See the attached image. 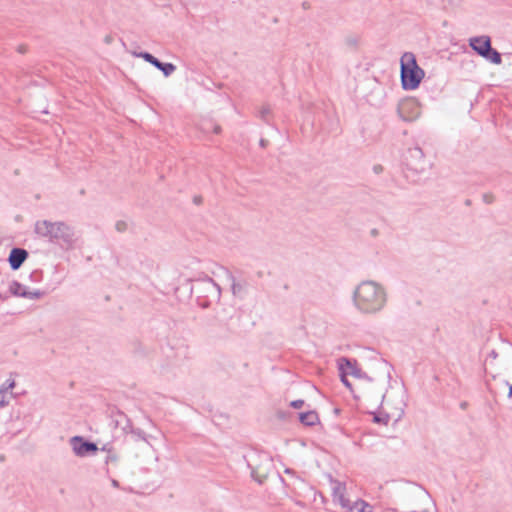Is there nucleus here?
Masks as SVG:
<instances>
[{
	"instance_id": "obj_1",
	"label": "nucleus",
	"mask_w": 512,
	"mask_h": 512,
	"mask_svg": "<svg viewBox=\"0 0 512 512\" xmlns=\"http://www.w3.org/2000/svg\"><path fill=\"white\" fill-rule=\"evenodd\" d=\"M353 302L361 313L375 314L385 307L387 294L379 283L366 280L362 281L354 290Z\"/></svg>"
},
{
	"instance_id": "obj_2",
	"label": "nucleus",
	"mask_w": 512,
	"mask_h": 512,
	"mask_svg": "<svg viewBox=\"0 0 512 512\" xmlns=\"http://www.w3.org/2000/svg\"><path fill=\"white\" fill-rule=\"evenodd\" d=\"M34 231L38 236L47 238L50 243L57 244L66 250L72 248L76 242L74 228L62 221H37Z\"/></svg>"
},
{
	"instance_id": "obj_3",
	"label": "nucleus",
	"mask_w": 512,
	"mask_h": 512,
	"mask_svg": "<svg viewBox=\"0 0 512 512\" xmlns=\"http://www.w3.org/2000/svg\"><path fill=\"white\" fill-rule=\"evenodd\" d=\"M190 294L201 308H208L221 296L220 286L209 276L190 280Z\"/></svg>"
},
{
	"instance_id": "obj_4",
	"label": "nucleus",
	"mask_w": 512,
	"mask_h": 512,
	"mask_svg": "<svg viewBox=\"0 0 512 512\" xmlns=\"http://www.w3.org/2000/svg\"><path fill=\"white\" fill-rule=\"evenodd\" d=\"M425 77L424 70L417 64L412 52H405L400 59V80L404 90H415Z\"/></svg>"
},
{
	"instance_id": "obj_5",
	"label": "nucleus",
	"mask_w": 512,
	"mask_h": 512,
	"mask_svg": "<svg viewBox=\"0 0 512 512\" xmlns=\"http://www.w3.org/2000/svg\"><path fill=\"white\" fill-rule=\"evenodd\" d=\"M397 113L403 121L413 122L420 117L421 107L415 98L408 97L399 102Z\"/></svg>"
},
{
	"instance_id": "obj_6",
	"label": "nucleus",
	"mask_w": 512,
	"mask_h": 512,
	"mask_svg": "<svg viewBox=\"0 0 512 512\" xmlns=\"http://www.w3.org/2000/svg\"><path fill=\"white\" fill-rule=\"evenodd\" d=\"M70 444L75 455L79 457L95 454L99 450L96 443L86 440L82 436H73L70 439Z\"/></svg>"
},
{
	"instance_id": "obj_7",
	"label": "nucleus",
	"mask_w": 512,
	"mask_h": 512,
	"mask_svg": "<svg viewBox=\"0 0 512 512\" xmlns=\"http://www.w3.org/2000/svg\"><path fill=\"white\" fill-rule=\"evenodd\" d=\"M9 292L13 296L22 297L26 299H40L45 295V292L41 290L30 291L29 289H27V287H25L16 280H13L10 283Z\"/></svg>"
},
{
	"instance_id": "obj_8",
	"label": "nucleus",
	"mask_w": 512,
	"mask_h": 512,
	"mask_svg": "<svg viewBox=\"0 0 512 512\" xmlns=\"http://www.w3.org/2000/svg\"><path fill=\"white\" fill-rule=\"evenodd\" d=\"M406 161L409 169L415 172H422L425 169L424 153L420 147L410 148Z\"/></svg>"
},
{
	"instance_id": "obj_9",
	"label": "nucleus",
	"mask_w": 512,
	"mask_h": 512,
	"mask_svg": "<svg viewBox=\"0 0 512 512\" xmlns=\"http://www.w3.org/2000/svg\"><path fill=\"white\" fill-rule=\"evenodd\" d=\"M29 253L24 248L14 247L10 250L8 262L12 270H18L28 258Z\"/></svg>"
},
{
	"instance_id": "obj_10",
	"label": "nucleus",
	"mask_w": 512,
	"mask_h": 512,
	"mask_svg": "<svg viewBox=\"0 0 512 512\" xmlns=\"http://www.w3.org/2000/svg\"><path fill=\"white\" fill-rule=\"evenodd\" d=\"M342 366L344 370H347L348 374L356 377L362 378L363 372L361 368L358 367L357 361L355 359H350L347 357H341L338 359V368Z\"/></svg>"
},
{
	"instance_id": "obj_11",
	"label": "nucleus",
	"mask_w": 512,
	"mask_h": 512,
	"mask_svg": "<svg viewBox=\"0 0 512 512\" xmlns=\"http://www.w3.org/2000/svg\"><path fill=\"white\" fill-rule=\"evenodd\" d=\"M131 421L122 411H115L111 414V425L115 428L120 427L124 434H128V429L131 428Z\"/></svg>"
},
{
	"instance_id": "obj_12",
	"label": "nucleus",
	"mask_w": 512,
	"mask_h": 512,
	"mask_svg": "<svg viewBox=\"0 0 512 512\" xmlns=\"http://www.w3.org/2000/svg\"><path fill=\"white\" fill-rule=\"evenodd\" d=\"M491 44V38L486 35L475 36L469 39L470 47L479 55L482 56L483 50L488 48Z\"/></svg>"
},
{
	"instance_id": "obj_13",
	"label": "nucleus",
	"mask_w": 512,
	"mask_h": 512,
	"mask_svg": "<svg viewBox=\"0 0 512 512\" xmlns=\"http://www.w3.org/2000/svg\"><path fill=\"white\" fill-rule=\"evenodd\" d=\"M234 309L232 307H219L215 311L214 319L222 327H228L229 320L233 318Z\"/></svg>"
},
{
	"instance_id": "obj_14",
	"label": "nucleus",
	"mask_w": 512,
	"mask_h": 512,
	"mask_svg": "<svg viewBox=\"0 0 512 512\" xmlns=\"http://www.w3.org/2000/svg\"><path fill=\"white\" fill-rule=\"evenodd\" d=\"M248 467L250 468L251 477L259 484H263L268 477L267 469L263 465L254 466L250 462H248Z\"/></svg>"
},
{
	"instance_id": "obj_15",
	"label": "nucleus",
	"mask_w": 512,
	"mask_h": 512,
	"mask_svg": "<svg viewBox=\"0 0 512 512\" xmlns=\"http://www.w3.org/2000/svg\"><path fill=\"white\" fill-rule=\"evenodd\" d=\"M481 57L491 62L492 64L499 65L502 63L501 54L496 49H494L491 44L489 45L488 48H485V50H483V54Z\"/></svg>"
},
{
	"instance_id": "obj_16",
	"label": "nucleus",
	"mask_w": 512,
	"mask_h": 512,
	"mask_svg": "<svg viewBox=\"0 0 512 512\" xmlns=\"http://www.w3.org/2000/svg\"><path fill=\"white\" fill-rule=\"evenodd\" d=\"M300 422L305 426H314L319 423V416L316 411H307L299 414Z\"/></svg>"
},
{
	"instance_id": "obj_17",
	"label": "nucleus",
	"mask_w": 512,
	"mask_h": 512,
	"mask_svg": "<svg viewBox=\"0 0 512 512\" xmlns=\"http://www.w3.org/2000/svg\"><path fill=\"white\" fill-rule=\"evenodd\" d=\"M220 270L224 273L227 280L231 282V291L233 295L239 294L242 291V285L236 282L232 272L225 267H220Z\"/></svg>"
},
{
	"instance_id": "obj_18",
	"label": "nucleus",
	"mask_w": 512,
	"mask_h": 512,
	"mask_svg": "<svg viewBox=\"0 0 512 512\" xmlns=\"http://www.w3.org/2000/svg\"><path fill=\"white\" fill-rule=\"evenodd\" d=\"M136 57L142 58L144 61L148 62L155 68H157L158 64L160 63V60L153 56L151 53L143 51L139 53H134Z\"/></svg>"
},
{
	"instance_id": "obj_19",
	"label": "nucleus",
	"mask_w": 512,
	"mask_h": 512,
	"mask_svg": "<svg viewBox=\"0 0 512 512\" xmlns=\"http://www.w3.org/2000/svg\"><path fill=\"white\" fill-rule=\"evenodd\" d=\"M157 69L160 70L165 77H169L176 70V66L173 63H164L160 61Z\"/></svg>"
},
{
	"instance_id": "obj_20",
	"label": "nucleus",
	"mask_w": 512,
	"mask_h": 512,
	"mask_svg": "<svg viewBox=\"0 0 512 512\" xmlns=\"http://www.w3.org/2000/svg\"><path fill=\"white\" fill-rule=\"evenodd\" d=\"M128 434H131L134 441H147L146 433L139 428H133L132 425L131 428L128 429Z\"/></svg>"
},
{
	"instance_id": "obj_21",
	"label": "nucleus",
	"mask_w": 512,
	"mask_h": 512,
	"mask_svg": "<svg viewBox=\"0 0 512 512\" xmlns=\"http://www.w3.org/2000/svg\"><path fill=\"white\" fill-rule=\"evenodd\" d=\"M272 111H271V108L269 105H264L259 113H258V117L264 122L266 123L267 125L270 124V115H271Z\"/></svg>"
},
{
	"instance_id": "obj_22",
	"label": "nucleus",
	"mask_w": 512,
	"mask_h": 512,
	"mask_svg": "<svg viewBox=\"0 0 512 512\" xmlns=\"http://www.w3.org/2000/svg\"><path fill=\"white\" fill-rule=\"evenodd\" d=\"M350 512H371V507L364 501H359L350 508Z\"/></svg>"
},
{
	"instance_id": "obj_23",
	"label": "nucleus",
	"mask_w": 512,
	"mask_h": 512,
	"mask_svg": "<svg viewBox=\"0 0 512 512\" xmlns=\"http://www.w3.org/2000/svg\"><path fill=\"white\" fill-rule=\"evenodd\" d=\"M390 416L387 413L374 414L373 422L380 425H387L389 423Z\"/></svg>"
},
{
	"instance_id": "obj_24",
	"label": "nucleus",
	"mask_w": 512,
	"mask_h": 512,
	"mask_svg": "<svg viewBox=\"0 0 512 512\" xmlns=\"http://www.w3.org/2000/svg\"><path fill=\"white\" fill-rule=\"evenodd\" d=\"M339 373H340V378H341V382L343 383V385L347 388H349L350 390L352 389V384L351 382L347 379V370H344L342 368V366H340L339 368Z\"/></svg>"
},
{
	"instance_id": "obj_25",
	"label": "nucleus",
	"mask_w": 512,
	"mask_h": 512,
	"mask_svg": "<svg viewBox=\"0 0 512 512\" xmlns=\"http://www.w3.org/2000/svg\"><path fill=\"white\" fill-rule=\"evenodd\" d=\"M16 383L14 379H7L0 387V390L7 393L8 390H11L15 387Z\"/></svg>"
},
{
	"instance_id": "obj_26",
	"label": "nucleus",
	"mask_w": 512,
	"mask_h": 512,
	"mask_svg": "<svg viewBox=\"0 0 512 512\" xmlns=\"http://www.w3.org/2000/svg\"><path fill=\"white\" fill-rule=\"evenodd\" d=\"M118 462V455L113 450H108V454L105 459V463H117Z\"/></svg>"
},
{
	"instance_id": "obj_27",
	"label": "nucleus",
	"mask_w": 512,
	"mask_h": 512,
	"mask_svg": "<svg viewBox=\"0 0 512 512\" xmlns=\"http://www.w3.org/2000/svg\"><path fill=\"white\" fill-rule=\"evenodd\" d=\"M128 228V225L125 221L123 220H119L115 223V229L120 232V233H123L127 230Z\"/></svg>"
},
{
	"instance_id": "obj_28",
	"label": "nucleus",
	"mask_w": 512,
	"mask_h": 512,
	"mask_svg": "<svg viewBox=\"0 0 512 512\" xmlns=\"http://www.w3.org/2000/svg\"><path fill=\"white\" fill-rule=\"evenodd\" d=\"M482 200L486 204H492L495 201L494 194L487 192L482 195Z\"/></svg>"
},
{
	"instance_id": "obj_29",
	"label": "nucleus",
	"mask_w": 512,
	"mask_h": 512,
	"mask_svg": "<svg viewBox=\"0 0 512 512\" xmlns=\"http://www.w3.org/2000/svg\"><path fill=\"white\" fill-rule=\"evenodd\" d=\"M304 405V400L297 399L290 402V406L294 409H300Z\"/></svg>"
},
{
	"instance_id": "obj_30",
	"label": "nucleus",
	"mask_w": 512,
	"mask_h": 512,
	"mask_svg": "<svg viewBox=\"0 0 512 512\" xmlns=\"http://www.w3.org/2000/svg\"><path fill=\"white\" fill-rule=\"evenodd\" d=\"M6 405H8L6 394L0 390V407H5Z\"/></svg>"
},
{
	"instance_id": "obj_31",
	"label": "nucleus",
	"mask_w": 512,
	"mask_h": 512,
	"mask_svg": "<svg viewBox=\"0 0 512 512\" xmlns=\"http://www.w3.org/2000/svg\"><path fill=\"white\" fill-rule=\"evenodd\" d=\"M346 43H347V45L354 47L357 45V39L351 38V37L346 38Z\"/></svg>"
},
{
	"instance_id": "obj_32",
	"label": "nucleus",
	"mask_w": 512,
	"mask_h": 512,
	"mask_svg": "<svg viewBox=\"0 0 512 512\" xmlns=\"http://www.w3.org/2000/svg\"><path fill=\"white\" fill-rule=\"evenodd\" d=\"M497 357H498V353L496 352V350H494V349H493V350H491V351L489 352V354H488V356H487L486 361H487L489 358H491V359L495 360Z\"/></svg>"
},
{
	"instance_id": "obj_33",
	"label": "nucleus",
	"mask_w": 512,
	"mask_h": 512,
	"mask_svg": "<svg viewBox=\"0 0 512 512\" xmlns=\"http://www.w3.org/2000/svg\"><path fill=\"white\" fill-rule=\"evenodd\" d=\"M373 171H374L376 174H380V173L383 171V167H382V165H380V164L374 165V166H373Z\"/></svg>"
},
{
	"instance_id": "obj_34",
	"label": "nucleus",
	"mask_w": 512,
	"mask_h": 512,
	"mask_svg": "<svg viewBox=\"0 0 512 512\" xmlns=\"http://www.w3.org/2000/svg\"><path fill=\"white\" fill-rule=\"evenodd\" d=\"M505 385L509 387L508 397L512 398V383L510 384L508 381H505Z\"/></svg>"
},
{
	"instance_id": "obj_35",
	"label": "nucleus",
	"mask_w": 512,
	"mask_h": 512,
	"mask_svg": "<svg viewBox=\"0 0 512 512\" xmlns=\"http://www.w3.org/2000/svg\"><path fill=\"white\" fill-rule=\"evenodd\" d=\"M193 202L197 205L201 204L202 203V197L201 196H195L193 198Z\"/></svg>"
},
{
	"instance_id": "obj_36",
	"label": "nucleus",
	"mask_w": 512,
	"mask_h": 512,
	"mask_svg": "<svg viewBox=\"0 0 512 512\" xmlns=\"http://www.w3.org/2000/svg\"><path fill=\"white\" fill-rule=\"evenodd\" d=\"M370 234L372 237H377L379 235V231L376 228L371 229Z\"/></svg>"
},
{
	"instance_id": "obj_37",
	"label": "nucleus",
	"mask_w": 512,
	"mask_h": 512,
	"mask_svg": "<svg viewBox=\"0 0 512 512\" xmlns=\"http://www.w3.org/2000/svg\"><path fill=\"white\" fill-rule=\"evenodd\" d=\"M111 484L115 488H120V483L115 479H112Z\"/></svg>"
},
{
	"instance_id": "obj_38",
	"label": "nucleus",
	"mask_w": 512,
	"mask_h": 512,
	"mask_svg": "<svg viewBox=\"0 0 512 512\" xmlns=\"http://www.w3.org/2000/svg\"><path fill=\"white\" fill-rule=\"evenodd\" d=\"M459 406L462 410H465L468 407V402L462 401Z\"/></svg>"
},
{
	"instance_id": "obj_39",
	"label": "nucleus",
	"mask_w": 512,
	"mask_h": 512,
	"mask_svg": "<svg viewBox=\"0 0 512 512\" xmlns=\"http://www.w3.org/2000/svg\"><path fill=\"white\" fill-rule=\"evenodd\" d=\"M220 132H221V127H220L219 125H216V126L214 127V133H215V134H219Z\"/></svg>"
},
{
	"instance_id": "obj_40",
	"label": "nucleus",
	"mask_w": 512,
	"mask_h": 512,
	"mask_svg": "<svg viewBox=\"0 0 512 512\" xmlns=\"http://www.w3.org/2000/svg\"><path fill=\"white\" fill-rule=\"evenodd\" d=\"M268 141L265 139L260 140V146L265 147L267 145Z\"/></svg>"
},
{
	"instance_id": "obj_41",
	"label": "nucleus",
	"mask_w": 512,
	"mask_h": 512,
	"mask_svg": "<svg viewBox=\"0 0 512 512\" xmlns=\"http://www.w3.org/2000/svg\"><path fill=\"white\" fill-rule=\"evenodd\" d=\"M7 299H8L7 295H3V294L0 293V300L5 301Z\"/></svg>"
},
{
	"instance_id": "obj_42",
	"label": "nucleus",
	"mask_w": 512,
	"mask_h": 512,
	"mask_svg": "<svg viewBox=\"0 0 512 512\" xmlns=\"http://www.w3.org/2000/svg\"><path fill=\"white\" fill-rule=\"evenodd\" d=\"M102 451H107L108 450H112L111 448H108L107 445H104L102 448H101Z\"/></svg>"
},
{
	"instance_id": "obj_43",
	"label": "nucleus",
	"mask_w": 512,
	"mask_h": 512,
	"mask_svg": "<svg viewBox=\"0 0 512 512\" xmlns=\"http://www.w3.org/2000/svg\"><path fill=\"white\" fill-rule=\"evenodd\" d=\"M465 205L470 206V205H471V200H470V199H467V200L465 201Z\"/></svg>"
},
{
	"instance_id": "obj_44",
	"label": "nucleus",
	"mask_w": 512,
	"mask_h": 512,
	"mask_svg": "<svg viewBox=\"0 0 512 512\" xmlns=\"http://www.w3.org/2000/svg\"><path fill=\"white\" fill-rule=\"evenodd\" d=\"M19 51H20L21 53H23V52L25 51V49H24L22 46H20V47H19Z\"/></svg>"
},
{
	"instance_id": "obj_45",
	"label": "nucleus",
	"mask_w": 512,
	"mask_h": 512,
	"mask_svg": "<svg viewBox=\"0 0 512 512\" xmlns=\"http://www.w3.org/2000/svg\"><path fill=\"white\" fill-rule=\"evenodd\" d=\"M266 462H267V464H268L269 466L271 465V461H270V460L266 459Z\"/></svg>"
},
{
	"instance_id": "obj_46",
	"label": "nucleus",
	"mask_w": 512,
	"mask_h": 512,
	"mask_svg": "<svg viewBox=\"0 0 512 512\" xmlns=\"http://www.w3.org/2000/svg\"><path fill=\"white\" fill-rule=\"evenodd\" d=\"M341 502H342V505H343V506H346V505H347V504L344 502V500H343V499H341Z\"/></svg>"
},
{
	"instance_id": "obj_47",
	"label": "nucleus",
	"mask_w": 512,
	"mask_h": 512,
	"mask_svg": "<svg viewBox=\"0 0 512 512\" xmlns=\"http://www.w3.org/2000/svg\"><path fill=\"white\" fill-rule=\"evenodd\" d=\"M3 459H4V456H2V455H1V456H0V461H2Z\"/></svg>"
}]
</instances>
